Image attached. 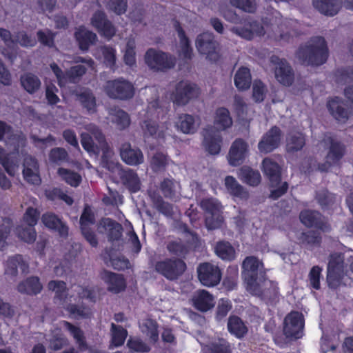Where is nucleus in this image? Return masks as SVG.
Returning a JSON list of instances; mask_svg holds the SVG:
<instances>
[{"label":"nucleus","mask_w":353,"mask_h":353,"mask_svg":"<svg viewBox=\"0 0 353 353\" xmlns=\"http://www.w3.org/2000/svg\"><path fill=\"white\" fill-rule=\"evenodd\" d=\"M197 274L201 283L206 287L216 286L222 277L219 266L210 262L200 263L197 267Z\"/></svg>","instance_id":"nucleus-12"},{"label":"nucleus","mask_w":353,"mask_h":353,"mask_svg":"<svg viewBox=\"0 0 353 353\" xmlns=\"http://www.w3.org/2000/svg\"><path fill=\"white\" fill-rule=\"evenodd\" d=\"M119 176L122 184L130 193H136L141 189V181L137 173L130 168L121 169Z\"/></svg>","instance_id":"nucleus-23"},{"label":"nucleus","mask_w":353,"mask_h":353,"mask_svg":"<svg viewBox=\"0 0 353 353\" xmlns=\"http://www.w3.org/2000/svg\"><path fill=\"white\" fill-rule=\"evenodd\" d=\"M20 81L23 89L30 94L35 93L41 87V81L35 74L28 72L21 76Z\"/></svg>","instance_id":"nucleus-43"},{"label":"nucleus","mask_w":353,"mask_h":353,"mask_svg":"<svg viewBox=\"0 0 353 353\" xmlns=\"http://www.w3.org/2000/svg\"><path fill=\"white\" fill-rule=\"evenodd\" d=\"M260 282L262 283L261 285L258 283L256 286H252L248 290L267 303H273L276 302L279 299V295L278 283L268 280L267 276Z\"/></svg>","instance_id":"nucleus-13"},{"label":"nucleus","mask_w":353,"mask_h":353,"mask_svg":"<svg viewBox=\"0 0 353 353\" xmlns=\"http://www.w3.org/2000/svg\"><path fill=\"white\" fill-rule=\"evenodd\" d=\"M94 223V214L90 206L85 205L79 219L80 228H88L89 225H92Z\"/></svg>","instance_id":"nucleus-62"},{"label":"nucleus","mask_w":353,"mask_h":353,"mask_svg":"<svg viewBox=\"0 0 353 353\" xmlns=\"http://www.w3.org/2000/svg\"><path fill=\"white\" fill-rule=\"evenodd\" d=\"M101 279L107 284V290L113 294H119L126 288V281L123 274L103 270Z\"/></svg>","instance_id":"nucleus-21"},{"label":"nucleus","mask_w":353,"mask_h":353,"mask_svg":"<svg viewBox=\"0 0 353 353\" xmlns=\"http://www.w3.org/2000/svg\"><path fill=\"white\" fill-rule=\"evenodd\" d=\"M249 153L248 143L241 138L236 139L230 148L228 159L230 165L238 166L241 165Z\"/></svg>","instance_id":"nucleus-18"},{"label":"nucleus","mask_w":353,"mask_h":353,"mask_svg":"<svg viewBox=\"0 0 353 353\" xmlns=\"http://www.w3.org/2000/svg\"><path fill=\"white\" fill-rule=\"evenodd\" d=\"M326 106L330 114L337 121L344 123L349 119L350 111L342 98L334 97L328 99Z\"/></svg>","instance_id":"nucleus-17"},{"label":"nucleus","mask_w":353,"mask_h":353,"mask_svg":"<svg viewBox=\"0 0 353 353\" xmlns=\"http://www.w3.org/2000/svg\"><path fill=\"white\" fill-rule=\"evenodd\" d=\"M154 206L158 212L167 217H171L173 215V206L171 203L163 200L162 196L154 192L150 194Z\"/></svg>","instance_id":"nucleus-46"},{"label":"nucleus","mask_w":353,"mask_h":353,"mask_svg":"<svg viewBox=\"0 0 353 353\" xmlns=\"http://www.w3.org/2000/svg\"><path fill=\"white\" fill-rule=\"evenodd\" d=\"M128 336V331L121 325L111 324L110 344L114 347L122 346Z\"/></svg>","instance_id":"nucleus-49"},{"label":"nucleus","mask_w":353,"mask_h":353,"mask_svg":"<svg viewBox=\"0 0 353 353\" xmlns=\"http://www.w3.org/2000/svg\"><path fill=\"white\" fill-rule=\"evenodd\" d=\"M176 126L185 134H192L195 132V120L193 116L182 114L179 116Z\"/></svg>","instance_id":"nucleus-51"},{"label":"nucleus","mask_w":353,"mask_h":353,"mask_svg":"<svg viewBox=\"0 0 353 353\" xmlns=\"http://www.w3.org/2000/svg\"><path fill=\"white\" fill-rule=\"evenodd\" d=\"M87 71V68L83 65H77L70 67L66 72V82L75 83L77 79L82 77Z\"/></svg>","instance_id":"nucleus-59"},{"label":"nucleus","mask_w":353,"mask_h":353,"mask_svg":"<svg viewBox=\"0 0 353 353\" xmlns=\"http://www.w3.org/2000/svg\"><path fill=\"white\" fill-rule=\"evenodd\" d=\"M40 214L37 208L28 207L23 215V221L28 227L34 228L39 220Z\"/></svg>","instance_id":"nucleus-57"},{"label":"nucleus","mask_w":353,"mask_h":353,"mask_svg":"<svg viewBox=\"0 0 353 353\" xmlns=\"http://www.w3.org/2000/svg\"><path fill=\"white\" fill-rule=\"evenodd\" d=\"M120 156L123 161L130 165H138L144 161L142 151L138 148H132L130 143H124L121 145Z\"/></svg>","instance_id":"nucleus-22"},{"label":"nucleus","mask_w":353,"mask_h":353,"mask_svg":"<svg viewBox=\"0 0 353 353\" xmlns=\"http://www.w3.org/2000/svg\"><path fill=\"white\" fill-rule=\"evenodd\" d=\"M0 163L9 175L14 176L19 161L15 155L6 153L4 149L0 147Z\"/></svg>","instance_id":"nucleus-41"},{"label":"nucleus","mask_w":353,"mask_h":353,"mask_svg":"<svg viewBox=\"0 0 353 353\" xmlns=\"http://www.w3.org/2000/svg\"><path fill=\"white\" fill-rule=\"evenodd\" d=\"M282 131L276 126H272L262 137L258 143L259 150L264 154L270 153L276 149L281 141Z\"/></svg>","instance_id":"nucleus-16"},{"label":"nucleus","mask_w":353,"mask_h":353,"mask_svg":"<svg viewBox=\"0 0 353 353\" xmlns=\"http://www.w3.org/2000/svg\"><path fill=\"white\" fill-rule=\"evenodd\" d=\"M234 85L239 90L249 89L252 83L250 69L244 66L239 68L234 75Z\"/></svg>","instance_id":"nucleus-38"},{"label":"nucleus","mask_w":353,"mask_h":353,"mask_svg":"<svg viewBox=\"0 0 353 353\" xmlns=\"http://www.w3.org/2000/svg\"><path fill=\"white\" fill-rule=\"evenodd\" d=\"M166 249L170 254L182 259L185 258L189 252L187 245L180 239L168 241Z\"/></svg>","instance_id":"nucleus-48"},{"label":"nucleus","mask_w":353,"mask_h":353,"mask_svg":"<svg viewBox=\"0 0 353 353\" xmlns=\"http://www.w3.org/2000/svg\"><path fill=\"white\" fill-rule=\"evenodd\" d=\"M58 175L68 184L72 187H77L81 182V176L77 172L64 168L57 170Z\"/></svg>","instance_id":"nucleus-53"},{"label":"nucleus","mask_w":353,"mask_h":353,"mask_svg":"<svg viewBox=\"0 0 353 353\" xmlns=\"http://www.w3.org/2000/svg\"><path fill=\"white\" fill-rule=\"evenodd\" d=\"M322 268L319 265L313 266L309 272L310 284L314 290H319L321 288V276Z\"/></svg>","instance_id":"nucleus-64"},{"label":"nucleus","mask_w":353,"mask_h":353,"mask_svg":"<svg viewBox=\"0 0 353 353\" xmlns=\"http://www.w3.org/2000/svg\"><path fill=\"white\" fill-rule=\"evenodd\" d=\"M112 121L115 123L118 129L123 130L129 127L130 124V118L126 112L119 109L114 114Z\"/></svg>","instance_id":"nucleus-58"},{"label":"nucleus","mask_w":353,"mask_h":353,"mask_svg":"<svg viewBox=\"0 0 353 353\" xmlns=\"http://www.w3.org/2000/svg\"><path fill=\"white\" fill-rule=\"evenodd\" d=\"M299 219L301 223L308 228H315L325 232L330 228L326 218L316 210H303L299 214Z\"/></svg>","instance_id":"nucleus-14"},{"label":"nucleus","mask_w":353,"mask_h":353,"mask_svg":"<svg viewBox=\"0 0 353 353\" xmlns=\"http://www.w3.org/2000/svg\"><path fill=\"white\" fill-rule=\"evenodd\" d=\"M192 301L194 307L201 312H207L214 306L213 296L205 290L196 291Z\"/></svg>","instance_id":"nucleus-28"},{"label":"nucleus","mask_w":353,"mask_h":353,"mask_svg":"<svg viewBox=\"0 0 353 353\" xmlns=\"http://www.w3.org/2000/svg\"><path fill=\"white\" fill-rule=\"evenodd\" d=\"M300 244L312 248L321 245L322 238L319 232L314 230L303 232L298 237Z\"/></svg>","instance_id":"nucleus-44"},{"label":"nucleus","mask_w":353,"mask_h":353,"mask_svg":"<svg viewBox=\"0 0 353 353\" xmlns=\"http://www.w3.org/2000/svg\"><path fill=\"white\" fill-rule=\"evenodd\" d=\"M135 43L133 40H129L126 43V48L123 56L124 63L129 66L136 64Z\"/></svg>","instance_id":"nucleus-61"},{"label":"nucleus","mask_w":353,"mask_h":353,"mask_svg":"<svg viewBox=\"0 0 353 353\" xmlns=\"http://www.w3.org/2000/svg\"><path fill=\"white\" fill-rule=\"evenodd\" d=\"M101 223L103 228L108 230V238L109 241L114 242L119 241L123 232L121 224L110 218H103L101 219Z\"/></svg>","instance_id":"nucleus-36"},{"label":"nucleus","mask_w":353,"mask_h":353,"mask_svg":"<svg viewBox=\"0 0 353 353\" xmlns=\"http://www.w3.org/2000/svg\"><path fill=\"white\" fill-rule=\"evenodd\" d=\"M208 353H232L231 343L223 338H218L208 345Z\"/></svg>","instance_id":"nucleus-50"},{"label":"nucleus","mask_w":353,"mask_h":353,"mask_svg":"<svg viewBox=\"0 0 353 353\" xmlns=\"http://www.w3.org/2000/svg\"><path fill=\"white\" fill-rule=\"evenodd\" d=\"M199 94V89L195 83L181 81L175 86L171 94L173 103L177 105H185Z\"/></svg>","instance_id":"nucleus-8"},{"label":"nucleus","mask_w":353,"mask_h":353,"mask_svg":"<svg viewBox=\"0 0 353 353\" xmlns=\"http://www.w3.org/2000/svg\"><path fill=\"white\" fill-rule=\"evenodd\" d=\"M145 61L148 66L154 71L167 72L174 68L176 59L168 52L149 48L145 54Z\"/></svg>","instance_id":"nucleus-3"},{"label":"nucleus","mask_w":353,"mask_h":353,"mask_svg":"<svg viewBox=\"0 0 353 353\" xmlns=\"http://www.w3.org/2000/svg\"><path fill=\"white\" fill-rule=\"evenodd\" d=\"M195 46L199 54L205 55L211 63H217L221 59L219 43L210 32H203L197 35Z\"/></svg>","instance_id":"nucleus-4"},{"label":"nucleus","mask_w":353,"mask_h":353,"mask_svg":"<svg viewBox=\"0 0 353 353\" xmlns=\"http://www.w3.org/2000/svg\"><path fill=\"white\" fill-rule=\"evenodd\" d=\"M230 3L245 12L254 13L256 10L255 0H230Z\"/></svg>","instance_id":"nucleus-60"},{"label":"nucleus","mask_w":353,"mask_h":353,"mask_svg":"<svg viewBox=\"0 0 353 353\" xmlns=\"http://www.w3.org/2000/svg\"><path fill=\"white\" fill-rule=\"evenodd\" d=\"M18 268L22 273L28 272L29 265L23 260V256L21 254H15L10 256L5 264V274L12 277H16L18 274Z\"/></svg>","instance_id":"nucleus-26"},{"label":"nucleus","mask_w":353,"mask_h":353,"mask_svg":"<svg viewBox=\"0 0 353 353\" xmlns=\"http://www.w3.org/2000/svg\"><path fill=\"white\" fill-rule=\"evenodd\" d=\"M216 254L222 260L231 261L236 257L234 247L228 241H220L216 243L214 248Z\"/></svg>","instance_id":"nucleus-40"},{"label":"nucleus","mask_w":353,"mask_h":353,"mask_svg":"<svg viewBox=\"0 0 353 353\" xmlns=\"http://www.w3.org/2000/svg\"><path fill=\"white\" fill-rule=\"evenodd\" d=\"M160 190L164 197L172 199L176 193V183L172 179L165 178L160 183Z\"/></svg>","instance_id":"nucleus-54"},{"label":"nucleus","mask_w":353,"mask_h":353,"mask_svg":"<svg viewBox=\"0 0 353 353\" xmlns=\"http://www.w3.org/2000/svg\"><path fill=\"white\" fill-rule=\"evenodd\" d=\"M159 324L152 319H145L142 324V332L149 336L153 343L159 341Z\"/></svg>","instance_id":"nucleus-52"},{"label":"nucleus","mask_w":353,"mask_h":353,"mask_svg":"<svg viewBox=\"0 0 353 353\" xmlns=\"http://www.w3.org/2000/svg\"><path fill=\"white\" fill-rule=\"evenodd\" d=\"M43 224L49 230L57 232L59 236L66 238L69 228L61 218L53 212H45L41 216Z\"/></svg>","instance_id":"nucleus-20"},{"label":"nucleus","mask_w":353,"mask_h":353,"mask_svg":"<svg viewBox=\"0 0 353 353\" xmlns=\"http://www.w3.org/2000/svg\"><path fill=\"white\" fill-rule=\"evenodd\" d=\"M344 263L343 254H330L327 270V282L330 288L336 290L341 285L344 279Z\"/></svg>","instance_id":"nucleus-7"},{"label":"nucleus","mask_w":353,"mask_h":353,"mask_svg":"<svg viewBox=\"0 0 353 353\" xmlns=\"http://www.w3.org/2000/svg\"><path fill=\"white\" fill-rule=\"evenodd\" d=\"M102 54L104 59V63L107 68L111 70L115 71L117 69L116 65V50L110 46H105L102 48Z\"/></svg>","instance_id":"nucleus-56"},{"label":"nucleus","mask_w":353,"mask_h":353,"mask_svg":"<svg viewBox=\"0 0 353 353\" xmlns=\"http://www.w3.org/2000/svg\"><path fill=\"white\" fill-rule=\"evenodd\" d=\"M262 168L271 183L279 184L281 182V168L276 162L270 158H265L262 161Z\"/></svg>","instance_id":"nucleus-31"},{"label":"nucleus","mask_w":353,"mask_h":353,"mask_svg":"<svg viewBox=\"0 0 353 353\" xmlns=\"http://www.w3.org/2000/svg\"><path fill=\"white\" fill-rule=\"evenodd\" d=\"M238 176L242 182L252 187L259 185L261 181L260 172L247 165H243L239 169Z\"/></svg>","instance_id":"nucleus-33"},{"label":"nucleus","mask_w":353,"mask_h":353,"mask_svg":"<svg viewBox=\"0 0 353 353\" xmlns=\"http://www.w3.org/2000/svg\"><path fill=\"white\" fill-rule=\"evenodd\" d=\"M17 289L21 294L34 296L41 292L43 285L38 276H31L21 281L18 284Z\"/></svg>","instance_id":"nucleus-27"},{"label":"nucleus","mask_w":353,"mask_h":353,"mask_svg":"<svg viewBox=\"0 0 353 353\" xmlns=\"http://www.w3.org/2000/svg\"><path fill=\"white\" fill-rule=\"evenodd\" d=\"M304 325L303 314L298 311H292L284 319L283 333L287 338L299 339L303 335Z\"/></svg>","instance_id":"nucleus-10"},{"label":"nucleus","mask_w":353,"mask_h":353,"mask_svg":"<svg viewBox=\"0 0 353 353\" xmlns=\"http://www.w3.org/2000/svg\"><path fill=\"white\" fill-rule=\"evenodd\" d=\"M23 175L25 181L32 185H39L41 179L38 173L39 165L34 158L26 159Z\"/></svg>","instance_id":"nucleus-29"},{"label":"nucleus","mask_w":353,"mask_h":353,"mask_svg":"<svg viewBox=\"0 0 353 353\" xmlns=\"http://www.w3.org/2000/svg\"><path fill=\"white\" fill-rule=\"evenodd\" d=\"M48 158L50 163L59 165L68 161V154L65 148L57 147L50 150Z\"/></svg>","instance_id":"nucleus-55"},{"label":"nucleus","mask_w":353,"mask_h":353,"mask_svg":"<svg viewBox=\"0 0 353 353\" xmlns=\"http://www.w3.org/2000/svg\"><path fill=\"white\" fill-rule=\"evenodd\" d=\"M327 140L330 142L329 150L326 156L328 161L332 163H337L344 156L345 147L341 142L335 141L330 137Z\"/></svg>","instance_id":"nucleus-35"},{"label":"nucleus","mask_w":353,"mask_h":353,"mask_svg":"<svg viewBox=\"0 0 353 353\" xmlns=\"http://www.w3.org/2000/svg\"><path fill=\"white\" fill-rule=\"evenodd\" d=\"M90 23L98 33L108 39H112L116 34V28L102 10H97L90 20Z\"/></svg>","instance_id":"nucleus-15"},{"label":"nucleus","mask_w":353,"mask_h":353,"mask_svg":"<svg viewBox=\"0 0 353 353\" xmlns=\"http://www.w3.org/2000/svg\"><path fill=\"white\" fill-rule=\"evenodd\" d=\"M342 0H312L314 8L321 14L334 17L337 14L342 6Z\"/></svg>","instance_id":"nucleus-24"},{"label":"nucleus","mask_w":353,"mask_h":353,"mask_svg":"<svg viewBox=\"0 0 353 353\" xmlns=\"http://www.w3.org/2000/svg\"><path fill=\"white\" fill-rule=\"evenodd\" d=\"M49 290L55 292L54 297V303L57 301L63 303L68 297V288L66 283L63 281L52 280L48 283Z\"/></svg>","instance_id":"nucleus-39"},{"label":"nucleus","mask_w":353,"mask_h":353,"mask_svg":"<svg viewBox=\"0 0 353 353\" xmlns=\"http://www.w3.org/2000/svg\"><path fill=\"white\" fill-rule=\"evenodd\" d=\"M228 332L237 339L243 338L248 332L245 322L236 315H230L228 320Z\"/></svg>","instance_id":"nucleus-32"},{"label":"nucleus","mask_w":353,"mask_h":353,"mask_svg":"<svg viewBox=\"0 0 353 353\" xmlns=\"http://www.w3.org/2000/svg\"><path fill=\"white\" fill-rule=\"evenodd\" d=\"M242 275L247 285V290L256 286L267 276L266 270L262 261L254 256H246L242 263Z\"/></svg>","instance_id":"nucleus-2"},{"label":"nucleus","mask_w":353,"mask_h":353,"mask_svg":"<svg viewBox=\"0 0 353 353\" xmlns=\"http://www.w3.org/2000/svg\"><path fill=\"white\" fill-rule=\"evenodd\" d=\"M144 137H153L158 140L165 139V132L159 130L157 121L147 119L141 125Z\"/></svg>","instance_id":"nucleus-37"},{"label":"nucleus","mask_w":353,"mask_h":353,"mask_svg":"<svg viewBox=\"0 0 353 353\" xmlns=\"http://www.w3.org/2000/svg\"><path fill=\"white\" fill-rule=\"evenodd\" d=\"M270 61L275 65L274 77L276 80L283 86H291L294 82L295 74L288 61L285 59L279 58L277 56H272Z\"/></svg>","instance_id":"nucleus-9"},{"label":"nucleus","mask_w":353,"mask_h":353,"mask_svg":"<svg viewBox=\"0 0 353 353\" xmlns=\"http://www.w3.org/2000/svg\"><path fill=\"white\" fill-rule=\"evenodd\" d=\"M203 145L206 151L212 155L218 154L221 151L222 137L215 127H208L203 130Z\"/></svg>","instance_id":"nucleus-19"},{"label":"nucleus","mask_w":353,"mask_h":353,"mask_svg":"<svg viewBox=\"0 0 353 353\" xmlns=\"http://www.w3.org/2000/svg\"><path fill=\"white\" fill-rule=\"evenodd\" d=\"M127 346L130 350L136 352L148 353L151 350L150 347L140 339H130Z\"/></svg>","instance_id":"nucleus-63"},{"label":"nucleus","mask_w":353,"mask_h":353,"mask_svg":"<svg viewBox=\"0 0 353 353\" xmlns=\"http://www.w3.org/2000/svg\"><path fill=\"white\" fill-rule=\"evenodd\" d=\"M74 37L79 49L87 52L90 46L97 41V36L93 32L87 30L84 26H80L74 32Z\"/></svg>","instance_id":"nucleus-25"},{"label":"nucleus","mask_w":353,"mask_h":353,"mask_svg":"<svg viewBox=\"0 0 353 353\" xmlns=\"http://www.w3.org/2000/svg\"><path fill=\"white\" fill-rule=\"evenodd\" d=\"M201 208L208 215L205 224L208 230H212L221 227L223 219L220 214L219 203L212 198L203 199L200 203Z\"/></svg>","instance_id":"nucleus-11"},{"label":"nucleus","mask_w":353,"mask_h":353,"mask_svg":"<svg viewBox=\"0 0 353 353\" xmlns=\"http://www.w3.org/2000/svg\"><path fill=\"white\" fill-rule=\"evenodd\" d=\"M154 270L169 281L178 279L185 271L187 265L182 259L165 258L156 261Z\"/></svg>","instance_id":"nucleus-6"},{"label":"nucleus","mask_w":353,"mask_h":353,"mask_svg":"<svg viewBox=\"0 0 353 353\" xmlns=\"http://www.w3.org/2000/svg\"><path fill=\"white\" fill-rule=\"evenodd\" d=\"M225 185L232 196L243 200L249 198V192L238 183L234 176H227L225 178Z\"/></svg>","instance_id":"nucleus-34"},{"label":"nucleus","mask_w":353,"mask_h":353,"mask_svg":"<svg viewBox=\"0 0 353 353\" xmlns=\"http://www.w3.org/2000/svg\"><path fill=\"white\" fill-rule=\"evenodd\" d=\"M214 125L219 130H224L232 125V120L230 112L226 108H219L216 110Z\"/></svg>","instance_id":"nucleus-47"},{"label":"nucleus","mask_w":353,"mask_h":353,"mask_svg":"<svg viewBox=\"0 0 353 353\" xmlns=\"http://www.w3.org/2000/svg\"><path fill=\"white\" fill-rule=\"evenodd\" d=\"M329 55L327 42L324 37H312L305 44L298 48L296 56L303 65L320 66L324 64Z\"/></svg>","instance_id":"nucleus-1"},{"label":"nucleus","mask_w":353,"mask_h":353,"mask_svg":"<svg viewBox=\"0 0 353 353\" xmlns=\"http://www.w3.org/2000/svg\"><path fill=\"white\" fill-rule=\"evenodd\" d=\"M63 325L72 336L77 344L79 345V347L81 350H86L88 348V344L83 330L79 327L66 321H63Z\"/></svg>","instance_id":"nucleus-45"},{"label":"nucleus","mask_w":353,"mask_h":353,"mask_svg":"<svg viewBox=\"0 0 353 353\" xmlns=\"http://www.w3.org/2000/svg\"><path fill=\"white\" fill-rule=\"evenodd\" d=\"M103 90L110 99L121 101L132 99L135 93L134 85L123 77L108 81Z\"/></svg>","instance_id":"nucleus-5"},{"label":"nucleus","mask_w":353,"mask_h":353,"mask_svg":"<svg viewBox=\"0 0 353 353\" xmlns=\"http://www.w3.org/2000/svg\"><path fill=\"white\" fill-rule=\"evenodd\" d=\"M79 101L82 107L85 108L90 114H94L97 112L96 97L92 90L85 89L77 94Z\"/></svg>","instance_id":"nucleus-42"},{"label":"nucleus","mask_w":353,"mask_h":353,"mask_svg":"<svg viewBox=\"0 0 353 353\" xmlns=\"http://www.w3.org/2000/svg\"><path fill=\"white\" fill-rule=\"evenodd\" d=\"M305 136L299 131L290 132L286 137L285 149L288 153H294L302 150L305 145Z\"/></svg>","instance_id":"nucleus-30"}]
</instances>
